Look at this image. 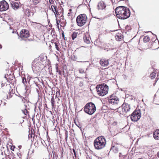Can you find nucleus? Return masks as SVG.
I'll list each match as a JSON object with an SVG mask.
<instances>
[{
	"instance_id": "f257e3e1",
	"label": "nucleus",
	"mask_w": 159,
	"mask_h": 159,
	"mask_svg": "<svg viewBox=\"0 0 159 159\" xmlns=\"http://www.w3.org/2000/svg\"><path fill=\"white\" fill-rule=\"evenodd\" d=\"M115 12L117 17L120 19H125L128 18L130 15L129 8L123 6L117 7Z\"/></svg>"
},
{
	"instance_id": "f03ea898",
	"label": "nucleus",
	"mask_w": 159,
	"mask_h": 159,
	"mask_svg": "<svg viewBox=\"0 0 159 159\" xmlns=\"http://www.w3.org/2000/svg\"><path fill=\"white\" fill-rule=\"evenodd\" d=\"M106 143L105 138L102 136H99L94 141V145L95 149L99 150L104 148Z\"/></svg>"
},
{
	"instance_id": "7ed1b4c3",
	"label": "nucleus",
	"mask_w": 159,
	"mask_h": 159,
	"mask_svg": "<svg viewBox=\"0 0 159 159\" xmlns=\"http://www.w3.org/2000/svg\"><path fill=\"white\" fill-rule=\"evenodd\" d=\"M97 94L100 96H103L108 92V87L105 84L98 85L96 87Z\"/></svg>"
},
{
	"instance_id": "20e7f679",
	"label": "nucleus",
	"mask_w": 159,
	"mask_h": 159,
	"mask_svg": "<svg viewBox=\"0 0 159 159\" xmlns=\"http://www.w3.org/2000/svg\"><path fill=\"white\" fill-rule=\"evenodd\" d=\"M130 109V107L129 105L127 103H124L120 107H119L117 109L116 111L118 112L120 114L127 116H126L125 115L129 114Z\"/></svg>"
},
{
	"instance_id": "39448f33",
	"label": "nucleus",
	"mask_w": 159,
	"mask_h": 159,
	"mask_svg": "<svg viewBox=\"0 0 159 159\" xmlns=\"http://www.w3.org/2000/svg\"><path fill=\"white\" fill-rule=\"evenodd\" d=\"M108 102L111 107V108L113 110H117V109L120 105L119 99L116 97L111 98L110 97V98L108 100Z\"/></svg>"
},
{
	"instance_id": "423d86ee",
	"label": "nucleus",
	"mask_w": 159,
	"mask_h": 159,
	"mask_svg": "<svg viewBox=\"0 0 159 159\" xmlns=\"http://www.w3.org/2000/svg\"><path fill=\"white\" fill-rule=\"evenodd\" d=\"M96 110V107L95 105L92 102L87 103L84 107L85 112L90 115L93 114Z\"/></svg>"
},
{
	"instance_id": "0eeeda50",
	"label": "nucleus",
	"mask_w": 159,
	"mask_h": 159,
	"mask_svg": "<svg viewBox=\"0 0 159 159\" xmlns=\"http://www.w3.org/2000/svg\"><path fill=\"white\" fill-rule=\"evenodd\" d=\"M87 17L85 14H82L78 16L76 18L77 25L80 26L84 25L86 22Z\"/></svg>"
},
{
	"instance_id": "6e6552de",
	"label": "nucleus",
	"mask_w": 159,
	"mask_h": 159,
	"mask_svg": "<svg viewBox=\"0 0 159 159\" xmlns=\"http://www.w3.org/2000/svg\"><path fill=\"white\" fill-rule=\"evenodd\" d=\"M141 115L140 110L136 109L131 114V119L132 121H136L140 118Z\"/></svg>"
},
{
	"instance_id": "1a4fd4ad",
	"label": "nucleus",
	"mask_w": 159,
	"mask_h": 159,
	"mask_svg": "<svg viewBox=\"0 0 159 159\" xmlns=\"http://www.w3.org/2000/svg\"><path fill=\"white\" fill-rule=\"evenodd\" d=\"M39 60H34L32 63V68L34 72L40 70L41 68L42 65Z\"/></svg>"
},
{
	"instance_id": "9d476101",
	"label": "nucleus",
	"mask_w": 159,
	"mask_h": 159,
	"mask_svg": "<svg viewBox=\"0 0 159 159\" xmlns=\"http://www.w3.org/2000/svg\"><path fill=\"white\" fill-rule=\"evenodd\" d=\"M9 8L8 3L5 1L3 0L0 2V11H6Z\"/></svg>"
},
{
	"instance_id": "9b49d317",
	"label": "nucleus",
	"mask_w": 159,
	"mask_h": 159,
	"mask_svg": "<svg viewBox=\"0 0 159 159\" xmlns=\"http://www.w3.org/2000/svg\"><path fill=\"white\" fill-rule=\"evenodd\" d=\"M20 35L22 39L27 38L30 35L29 31L27 30H22L20 32Z\"/></svg>"
},
{
	"instance_id": "f8f14e48",
	"label": "nucleus",
	"mask_w": 159,
	"mask_h": 159,
	"mask_svg": "<svg viewBox=\"0 0 159 159\" xmlns=\"http://www.w3.org/2000/svg\"><path fill=\"white\" fill-rule=\"evenodd\" d=\"M106 4L103 1L99 2L97 5L98 9V10H103L106 7Z\"/></svg>"
},
{
	"instance_id": "ddd939ff",
	"label": "nucleus",
	"mask_w": 159,
	"mask_h": 159,
	"mask_svg": "<svg viewBox=\"0 0 159 159\" xmlns=\"http://www.w3.org/2000/svg\"><path fill=\"white\" fill-rule=\"evenodd\" d=\"M100 63L102 66H107L109 64L108 60L101 59L100 61Z\"/></svg>"
},
{
	"instance_id": "4468645a",
	"label": "nucleus",
	"mask_w": 159,
	"mask_h": 159,
	"mask_svg": "<svg viewBox=\"0 0 159 159\" xmlns=\"http://www.w3.org/2000/svg\"><path fill=\"white\" fill-rule=\"evenodd\" d=\"M10 3L13 9H16L19 8V5L18 2L14 1H10Z\"/></svg>"
},
{
	"instance_id": "2eb2a0df",
	"label": "nucleus",
	"mask_w": 159,
	"mask_h": 159,
	"mask_svg": "<svg viewBox=\"0 0 159 159\" xmlns=\"http://www.w3.org/2000/svg\"><path fill=\"white\" fill-rule=\"evenodd\" d=\"M153 136L155 139H159V129L154 131L153 133Z\"/></svg>"
},
{
	"instance_id": "dca6fc26",
	"label": "nucleus",
	"mask_w": 159,
	"mask_h": 159,
	"mask_svg": "<svg viewBox=\"0 0 159 159\" xmlns=\"http://www.w3.org/2000/svg\"><path fill=\"white\" fill-rule=\"evenodd\" d=\"M123 35L120 33H117L115 36V39L117 41H120L123 39Z\"/></svg>"
},
{
	"instance_id": "f3484780",
	"label": "nucleus",
	"mask_w": 159,
	"mask_h": 159,
	"mask_svg": "<svg viewBox=\"0 0 159 159\" xmlns=\"http://www.w3.org/2000/svg\"><path fill=\"white\" fill-rule=\"evenodd\" d=\"M4 77L7 81H8L9 80H12L13 79H14V78L12 76V75H11V74H10L9 75H8V74L5 75Z\"/></svg>"
},
{
	"instance_id": "a211bd4d",
	"label": "nucleus",
	"mask_w": 159,
	"mask_h": 159,
	"mask_svg": "<svg viewBox=\"0 0 159 159\" xmlns=\"http://www.w3.org/2000/svg\"><path fill=\"white\" fill-rule=\"evenodd\" d=\"M25 13V15L28 17L33 16L34 15V13L33 12H31V11L29 9H27L26 10Z\"/></svg>"
},
{
	"instance_id": "6ab92c4d",
	"label": "nucleus",
	"mask_w": 159,
	"mask_h": 159,
	"mask_svg": "<svg viewBox=\"0 0 159 159\" xmlns=\"http://www.w3.org/2000/svg\"><path fill=\"white\" fill-rule=\"evenodd\" d=\"M84 42L87 44H89L90 43V38L89 37L86 36L84 37Z\"/></svg>"
},
{
	"instance_id": "aec40b11",
	"label": "nucleus",
	"mask_w": 159,
	"mask_h": 159,
	"mask_svg": "<svg viewBox=\"0 0 159 159\" xmlns=\"http://www.w3.org/2000/svg\"><path fill=\"white\" fill-rule=\"evenodd\" d=\"M111 150H112L115 153H117L119 150L118 148L116 146L111 147Z\"/></svg>"
},
{
	"instance_id": "412c9836",
	"label": "nucleus",
	"mask_w": 159,
	"mask_h": 159,
	"mask_svg": "<svg viewBox=\"0 0 159 159\" xmlns=\"http://www.w3.org/2000/svg\"><path fill=\"white\" fill-rule=\"evenodd\" d=\"M150 40L149 36H145L143 39V41L145 43L148 42Z\"/></svg>"
},
{
	"instance_id": "4be33fe9",
	"label": "nucleus",
	"mask_w": 159,
	"mask_h": 159,
	"mask_svg": "<svg viewBox=\"0 0 159 159\" xmlns=\"http://www.w3.org/2000/svg\"><path fill=\"white\" fill-rule=\"evenodd\" d=\"M22 83L25 86H26L27 84L26 80V78L24 77L22 78Z\"/></svg>"
},
{
	"instance_id": "5701e85b",
	"label": "nucleus",
	"mask_w": 159,
	"mask_h": 159,
	"mask_svg": "<svg viewBox=\"0 0 159 159\" xmlns=\"http://www.w3.org/2000/svg\"><path fill=\"white\" fill-rule=\"evenodd\" d=\"M77 36V34L75 32H74L71 36L72 39L73 40H74V39L76 38Z\"/></svg>"
},
{
	"instance_id": "b1692460",
	"label": "nucleus",
	"mask_w": 159,
	"mask_h": 159,
	"mask_svg": "<svg viewBox=\"0 0 159 159\" xmlns=\"http://www.w3.org/2000/svg\"><path fill=\"white\" fill-rule=\"evenodd\" d=\"M156 76V74L154 72H152L151 73L150 75V77L152 79H153L154 78V77Z\"/></svg>"
},
{
	"instance_id": "393cba45",
	"label": "nucleus",
	"mask_w": 159,
	"mask_h": 159,
	"mask_svg": "<svg viewBox=\"0 0 159 159\" xmlns=\"http://www.w3.org/2000/svg\"><path fill=\"white\" fill-rule=\"evenodd\" d=\"M54 44L55 48L58 51H60V48L58 46V43L55 42L54 43Z\"/></svg>"
},
{
	"instance_id": "a878e982",
	"label": "nucleus",
	"mask_w": 159,
	"mask_h": 159,
	"mask_svg": "<svg viewBox=\"0 0 159 159\" xmlns=\"http://www.w3.org/2000/svg\"><path fill=\"white\" fill-rule=\"evenodd\" d=\"M5 85H6V83H3L2 81V82H0V88L2 87Z\"/></svg>"
},
{
	"instance_id": "bb28decb",
	"label": "nucleus",
	"mask_w": 159,
	"mask_h": 159,
	"mask_svg": "<svg viewBox=\"0 0 159 159\" xmlns=\"http://www.w3.org/2000/svg\"><path fill=\"white\" fill-rule=\"evenodd\" d=\"M79 72L81 74L85 73L84 70L82 68L79 69Z\"/></svg>"
},
{
	"instance_id": "cd10ccee",
	"label": "nucleus",
	"mask_w": 159,
	"mask_h": 159,
	"mask_svg": "<svg viewBox=\"0 0 159 159\" xmlns=\"http://www.w3.org/2000/svg\"><path fill=\"white\" fill-rule=\"evenodd\" d=\"M54 102H55L54 101V99L52 98L51 99V102L52 106V107L54 106Z\"/></svg>"
},
{
	"instance_id": "c85d7f7f",
	"label": "nucleus",
	"mask_w": 159,
	"mask_h": 159,
	"mask_svg": "<svg viewBox=\"0 0 159 159\" xmlns=\"http://www.w3.org/2000/svg\"><path fill=\"white\" fill-rule=\"evenodd\" d=\"M22 111L23 112V114H24L25 115H27L28 114V111L27 110L25 109L24 110H22Z\"/></svg>"
},
{
	"instance_id": "c756f323",
	"label": "nucleus",
	"mask_w": 159,
	"mask_h": 159,
	"mask_svg": "<svg viewBox=\"0 0 159 159\" xmlns=\"http://www.w3.org/2000/svg\"><path fill=\"white\" fill-rule=\"evenodd\" d=\"M79 85L80 87H82L84 85V82L83 80L81 81L80 82Z\"/></svg>"
},
{
	"instance_id": "7c9ffc66",
	"label": "nucleus",
	"mask_w": 159,
	"mask_h": 159,
	"mask_svg": "<svg viewBox=\"0 0 159 159\" xmlns=\"http://www.w3.org/2000/svg\"><path fill=\"white\" fill-rule=\"evenodd\" d=\"M39 0H34V2L35 4H37L39 3Z\"/></svg>"
},
{
	"instance_id": "2f4dec72",
	"label": "nucleus",
	"mask_w": 159,
	"mask_h": 159,
	"mask_svg": "<svg viewBox=\"0 0 159 159\" xmlns=\"http://www.w3.org/2000/svg\"><path fill=\"white\" fill-rule=\"evenodd\" d=\"M54 13L55 16L56 17L57 16L60 15L59 14V12H58V11L55 12L54 11Z\"/></svg>"
},
{
	"instance_id": "473e14b6",
	"label": "nucleus",
	"mask_w": 159,
	"mask_h": 159,
	"mask_svg": "<svg viewBox=\"0 0 159 159\" xmlns=\"http://www.w3.org/2000/svg\"><path fill=\"white\" fill-rule=\"evenodd\" d=\"M55 6H54V5H52V6H51V9H52V11H53V12H54V7H55Z\"/></svg>"
},
{
	"instance_id": "72a5a7b5",
	"label": "nucleus",
	"mask_w": 159,
	"mask_h": 159,
	"mask_svg": "<svg viewBox=\"0 0 159 159\" xmlns=\"http://www.w3.org/2000/svg\"><path fill=\"white\" fill-rule=\"evenodd\" d=\"M67 133H68L67 131H66V132H65V138H66V139L67 138Z\"/></svg>"
},
{
	"instance_id": "f704fd0d",
	"label": "nucleus",
	"mask_w": 159,
	"mask_h": 159,
	"mask_svg": "<svg viewBox=\"0 0 159 159\" xmlns=\"http://www.w3.org/2000/svg\"><path fill=\"white\" fill-rule=\"evenodd\" d=\"M54 11L56 12L57 11H58V10H57V7L55 6L54 8Z\"/></svg>"
},
{
	"instance_id": "c9c22d12",
	"label": "nucleus",
	"mask_w": 159,
	"mask_h": 159,
	"mask_svg": "<svg viewBox=\"0 0 159 159\" xmlns=\"http://www.w3.org/2000/svg\"><path fill=\"white\" fill-rule=\"evenodd\" d=\"M49 2L51 4H52L54 1L53 0H49Z\"/></svg>"
},
{
	"instance_id": "e433bc0d",
	"label": "nucleus",
	"mask_w": 159,
	"mask_h": 159,
	"mask_svg": "<svg viewBox=\"0 0 159 159\" xmlns=\"http://www.w3.org/2000/svg\"><path fill=\"white\" fill-rule=\"evenodd\" d=\"M62 37H63L64 38V39H65V35L64 34L63 32L62 33Z\"/></svg>"
},
{
	"instance_id": "4c0bfd02",
	"label": "nucleus",
	"mask_w": 159,
	"mask_h": 159,
	"mask_svg": "<svg viewBox=\"0 0 159 159\" xmlns=\"http://www.w3.org/2000/svg\"><path fill=\"white\" fill-rule=\"evenodd\" d=\"M57 72H58V74L59 75H61V70H59Z\"/></svg>"
},
{
	"instance_id": "58836bf2",
	"label": "nucleus",
	"mask_w": 159,
	"mask_h": 159,
	"mask_svg": "<svg viewBox=\"0 0 159 159\" xmlns=\"http://www.w3.org/2000/svg\"><path fill=\"white\" fill-rule=\"evenodd\" d=\"M117 124V122H116L115 121L114 123H113V125H116Z\"/></svg>"
},
{
	"instance_id": "ea45409f",
	"label": "nucleus",
	"mask_w": 159,
	"mask_h": 159,
	"mask_svg": "<svg viewBox=\"0 0 159 159\" xmlns=\"http://www.w3.org/2000/svg\"><path fill=\"white\" fill-rule=\"evenodd\" d=\"M157 156L159 158V151L157 153Z\"/></svg>"
},
{
	"instance_id": "a19ab883",
	"label": "nucleus",
	"mask_w": 159,
	"mask_h": 159,
	"mask_svg": "<svg viewBox=\"0 0 159 159\" xmlns=\"http://www.w3.org/2000/svg\"><path fill=\"white\" fill-rule=\"evenodd\" d=\"M73 152H74L75 155L76 153H75V151L74 150V149H73Z\"/></svg>"
},
{
	"instance_id": "79ce46f5",
	"label": "nucleus",
	"mask_w": 159,
	"mask_h": 159,
	"mask_svg": "<svg viewBox=\"0 0 159 159\" xmlns=\"http://www.w3.org/2000/svg\"><path fill=\"white\" fill-rule=\"evenodd\" d=\"M36 90H37V93H38V94H39V91L37 89Z\"/></svg>"
},
{
	"instance_id": "37998d69",
	"label": "nucleus",
	"mask_w": 159,
	"mask_h": 159,
	"mask_svg": "<svg viewBox=\"0 0 159 159\" xmlns=\"http://www.w3.org/2000/svg\"><path fill=\"white\" fill-rule=\"evenodd\" d=\"M68 16H70V13H68Z\"/></svg>"
},
{
	"instance_id": "c03bdc74",
	"label": "nucleus",
	"mask_w": 159,
	"mask_h": 159,
	"mask_svg": "<svg viewBox=\"0 0 159 159\" xmlns=\"http://www.w3.org/2000/svg\"><path fill=\"white\" fill-rule=\"evenodd\" d=\"M1 154L2 155H3V152H2V153H1Z\"/></svg>"
},
{
	"instance_id": "a18cd8bd",
	"label": "nucleus",
	"mask_w": 159,
	"mask_h": 159,
	"mask_svg": "<svg viewBox=\"0 0 159 159\" xmlns=\"http://www.w3.org/2000/svg\"><path fill=\"white\" fill-rule=\"evenodd\" d=\"M30 79H29V81H28V83H29V81H30Z\"/></svg>"
},
{
	"instance_id": "49530a36",
	"label": "nucleus",
	"mask_w": 159,
	"mask_h": 159,
	"mask_svg": "<svg viewBox=\"0 0 159 159\" xmlns=\"http://www.w3.org/2000/svg\"><path fill=\"white\" fill-rule=\"evenodd\" d=\"M142 159V158H139V159Z\"/></svg>"
},
{
	"instance_id": "de8ad7c7",
	"label": "nucleus",
	"mask_w": 159,
	"mask_h": 159,
	"mask_svg": "<svg viewBox=\"0 0 159 159\" xmlns=\"http://www.w3.org/2000/svg\"><path fill=\"white\" fill-rule=\"evenodd\" d=\"M154 43H153V44H152V45H154Z\"/></svg>"
},
{
	"instance_id": "09e8293b",
	"label": "nucleus",
	"mask_w": 159,
	"mask_h": 159,
	"mask_svg": "<svg viewBox=\"0 0 159 159\" xmlns=\"http://www.w3.org/2000/svg\"><path fill=\"white\" fill-rule=\"evenodd\" d=\"M156 40L155 41V42H156Z\"/></svg>"
}]
</instances>
